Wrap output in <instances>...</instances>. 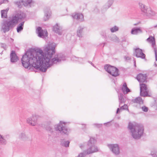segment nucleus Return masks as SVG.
I'll use <instances>...</instances> for the list:
<instances>
[{"instance_id": "nucleus-22", "label": "nucleus", "mask_w": 157, "mask_h": 157, "mask_svg": "<svg viewBox=\"0 0 157 157\" xmlns=\"http://www.w3.org/2000/svg\"><path fill=\"white\" fill-rule=\"evenodd\" d=\"M18 138L19 139L24 141L29 140V137L24 132H21L19 133Z\"/></svg>"}, {"instance_id": "nucleus-1", "label": "nucleus", "mask_w": 157, "mask_h": 157, "mask_svg": "<svg viewBox=\"0 0 157 157\" xmlns=\"http://www.w3.org/2000/svg\"><path fill=\"white\" fill-rule=\"evenodd\" d=\"M55 46L52 44H48L43 50L40 48L29 49L23 55L21 59L22 66L25 68L32 70L33 68L42 72H46L47 69L53 64H58L65 60L62 54L56 55Z\"/></svg>"}, {"instance_id": "nucleus-37", "label": "nucleus", "mask_w": 157, "mask_h": 157, "mask_svg": "<svg viewBox=\"0 0 157 157\" xmlns=\"http://www.w3.org/2000/svg\"><path fill=\"white\" fill-rule=\"evenodd\" d=\"M118 39V38L115 35H112L110 37V40L113 41H116Z\"/></svg>"}, {"instance_id": "nucleus-54", "label": "nucleus", "mask_w": 157, "mask_h": 157, "mask_svg": "<svg viewBox=\"0 0 157 157\" xmlns=\"http://www.w3.org/2000/svg\"><path fill=\"white\" fill-rule=\"evenodd\" d=\"M139 23H137L134 24V25H135V26L139 24Z\"/></svg>"}, {"instance_id": "nucleus-57", "label": "nucleus", "mask_w": 157, "mask_h": 157, "mask_svg": "<svg viewBox=\"0 0 157 157\" xmlns=\"http://www.w3.org/2000/svg\"><path fill=\"white\" fill-rule=\"evenodd\" d=\"M125 41V40H122V42H123V41Z\"/></svg>"}, {"instance_id": "nucleus-46", "label": "nucleus", "mask_w": 157, "mask_h": 157, "mask_svg": "<svg viewBox=\"0 0 157 157\" xmlns=\"http://www.w3.org/2000/svg\"><path fill=\"white\" fill-rule=\"evenodd\" d=\"M84 156V154L83 153H80L77 157H83Z\"/></svg>"}, {"instance_id": "nucleus-42", "label": "nucleus", "mask_w": 157, "mask_h": 157, "mask_svg": "<svg viewBox=\"0 0 157 157\" xmlns=\"http://www.w3.org/2000/svg\"><path fill=\"white\" fill-rule=\"evenodd\" d=\"M0 44L1 48H3L5 50L6 49V45L5 44L1 43Z\"/></svg>"}, {"instance_id": "nucleus-30", "label": "nucleus", "mask_w": 157, "mask_h": 157, "mask_svg": "<svg viewBox=\"0 0 157 157\" xmlns=\"http://www.w3.org/2000/svg\"><path fill=\"white\" fill-rule=\"evenodd\" d=\"M6 140L0 135V144H6Z\"/></svg>"}, {"instance_id": "nucleus-23", "label": "nucleus", "mask_w": 157, "mask_h": 157, "mask_svg": "<svg viewBox=\"0 0 157 157\" xmlns=\"http://www.w3.org/2000/svg\"><path fill=\"white\" fill-rule=\"evenodd\" d=\"M121 89L124 94H128L131 91L130 89L128 87L126 83L125 82L123 84Z\"/></svg>"}, {"instance_id": "nucleus-11", "label": "nucleus", "mask_w": 157, "mask_h": 157, "mask_svg": "<svg viewBox=\"0 0 157 157\" xmlns=\"http://www.w3.org/2000/svg\"><path fill=\"white\" fill-rule=\"evenodd\" d=\"M143 13V14L144 16L147 17H151L154 16L155 14V12L151 10L150 8H147V7L145 11Z\"/></svg>"}, {"instance_id": "nucleus-6", "label": "nucleus", "mask_w": 157, "mask_h": 157, "mask_svg": "<svg viewBox=\"0 0 157 157\" xmlns=\"http://www.w3.org/2000/svg\"><path fill=\"white\" fill-rule=\"evenodd\" d=\"M104 69L108 73L113 76L116 77L119 75L118 69L114 66L107 64L105 66Z\"/></svg>"}, {"instance_id": "nucleus-32", "label": "nucleus", "mask_w": 157, "mask_h": 157, "mask_svg": "<svg viewBox=\"0 0 157 157\" xmlns=\"http://www.w3.org/2000/svg\"><path fill=\"white\" fill-rule=\"evenodd\" d=\"M139 5L141 11L143 12L146 8V6L140 3H139Z\"/></svg>"}, {"instance_id": "nucleus-14", "label": "nucleus", "mask_w": 157, "mask_h": 157, "mask_svg": "<svg viewBox=\"0 0 157 157\" xmlns=\"http://www.w3.org/2000/svg\"><path fill=\"white\" fill-rule=\"evenodd\" d=\"M53 31L59 35H62L63 33L62 27L56 23L53 27Z\"/></svg>"}, {"instance_id": "nucleus-40", "label": "nucleus", "mask_w": 157, "mask_h": 157, "mask_svg": "<svg viewBox=\"0 0 157 157\" xmlns=\"http://www.w3.org/2000/svg\"><path fill=\"white\" fill-rule=\"evenodd\" d=\"M142 109L143 111L145 112H147L148 110V108L145 106L142 107Z\"/></svg>"}, {"instance_id": "nucleus-2", "label": "nucleus", "mask_w": 157, "mask_h": 157, "mask_svg": "<svg viewBox=\"0 0 157 157\" xmlns=\"http://www.w3.org/2000/svg\"><path fill=\"white\" fill-rule=\"evenodd\" d=\"M26 14L20 10L17 11L9 18L4 20L2 23L1 30L5 33L12 29L18 23L24 20L26 17Z\"/></svg>"}, {"instance_id": "nucleus-5", "label": "nucleus", "mask_w": 157, "mask_h": 157, "mask_svg": "<svg viewBox=\"0 0 157 157\" xmlns=\"http://www.w3.org/2000/svg\"><path fill=\"white\" fill-rule=\"evenodd\" d=\"M96 142V140L94 138H90L87 143L88 148L84 151L86 154L89 155L99 151V149L95 145Z\"/></svg>"}, {"instance_id": "nucleus-56", "label": "nucleus", "mask_w": 157, "mask_h": 157, "mask_svg": "<svg viewBox=\"0 0 157 157\" xmlns=\"http://www.w3.org/2000/svg\"><path fill=\"white\" fill-rule=\"evenodd\" d=\"M3 53V51H2L1 53V54L2 55V54Z\"/></svg>"}, {"instance_id": "nucleus-24", "label": "nucleus", "mask_w": 157, "mask_h": 157, "mask_svg": "<svg viewBox=\"0 0 157 157\" xmlns=\"http://www.w3.org/2000/svg\"><path fill=\"white\" fill-rule=\"evenodd\" d=\"M132 102L134 103H138L140 104H143V101L142 98L140 97H137L136 98L132 99Z\"/></svg>"}, {"instance_id": "nucleus-28", "label": "nucleus", "mask_w": 157, "mask_h": 157, "mask_svg": "<svg viewBox=\"0 0 157 157\" xmlns=\"http://www.w3.org/2000/svg\"><path fill=\"white\" fill-rule=\"evenodd\" d=\"M8 10H2L1 11V17L2 18H6L7 17V12Z\"/></svg>"}, {"instance_id": "nucleus-10", "label": "nucleus", "mask_w": 157, "mask_h": 157, "mask_svg": "<svg viewBox=\"0 0 157 157\" xmlns=\"http://www.w3.org/2000/svg\"><path fill=\"white\" fill-rule=\"evenodd\" d=\"M36 33L39 37L44 38L48 36L47 31L44 30L40 27H38L36 29Z\"/></svg>"}, {"instance_id": "nucleus-48", "label": "nucleus", "mask_w": 157, "mask_h": 157, "mask_svg": "<svg viewBox=\"0 0 157 157\" xmlns=\"http://www.w3.org/2000/svg\"><path fill=\"white\" fill-rule=\"evenodd\" d=\"M120 109H119V108H118L117 109V112H116L118 114L119 113V112H120Z\"/></svg>"}, {"instance_id": "nucleus-53", "label": "nucleus", "mask_w": 157, "mask_h": 157, "mask_svg": "<svg viewBox=\"0 0 157 157\" xmlns=\"http://www.w3.org/2000/svg\"><path fill=\"white\" fill-rule=\"evenodd\" d=\"M74 57L76 59H77V58L78 59H82L81 58H77L75 56Z\"/></svg>"}, {"instance_id": "nucleus-8", "label": "nucleus", "mask_w": 157, "mask_h": 157, "mask_svg": "<svg viewBox=\"0 0 157 157\" xmlns=\"http://www.w3.org/2000/svg\"><path fill=\"white\" fill-rule=\"evenodd\" d=\"M140 95L142 97H150L148 94L147 88L146 84L143 83H140Z\"/></svg>"}, {"instance_id": "nucleus-12", "label": "nucleus", "mask_w": 157, "mask_h": 157, "mask_svg": "<svg viewBox=\"0 0 157 157\" xmlns=\"http://www.w3.org/2000/svg\"><path fill=\"white\" fill-rule=\"evenodd\" d=\"M147 77V76L146 74L140 73L137 75L136 79L140 83L146 82Z\"/></svg>"}, {"instance_id": "nucleus-45", "label": "nucleus", "mask_w": 157, "mask_h": 157, "mask_svg": "<svg viewBox=\"0 0 157 157\" xmlns=\"http://www.w3.org/2000/svg\"><path fill=\"white\" fill-rule=\"evenodd\" d=\"M94 12L96 13H98L99 12V10L97 7H95L94 9Z\"/></svg>"}, {"instance_id": "nucleus-35", "label": "nucleus", "mask_w": 157, "mask_h": 157, "mask_svg": "<svg viewBox=\"0 0 157 157\" xmlns=\"http://www.w3.org/2000/svg\"><path fill=\"white\" fill-rule=\"evenodd\" d=\"M155 53V60L157 62V49L156 47L155 48H153ZM154 65L155 66V67L157 66V63L155 62L154 63Z\"/></svg>"}, {"instance_id": "nucleus-50", "label": "nucleus", "mask_w": 157, "mask_h": 157, "mask_svg": "<svg viewBox=\"0 0 157 157\" xmlns=\"http://www.w3.org/2000/svg\"><path fill=\"white\" fill-rule=\"evenodd\" d=\"M133 59H134V66L135 67H136V61L135 60V59H134V58Z\"/></svg>"}, {"instance_id": "nucleus-51", "label": "nucleus", "mask_w": 157, "mask_h": 157, "mask_svg": "<svg viewBox=\"0 0 157 157\" xmlns=\"http://www.w3.org/2000/svg\"><path fill=\"white\" fill-rule=\"evenodd\" d=\"M88 62L89 63H90V64H91V65H92L94 67V64H93V63H92V62H91V61H88Z\"/></svg>"}, {"instance_id": "nucleus-17", "label": "nucleus", "mask_w": 157, "mask_h": 157, "mask_svg": "<svg viewBox=\"0 0 157 157\" xmlns=\"http://www.w3.org/2000/svg\"><path fill=\"white\" fill-rule=\"evenodd\" d=\"M143 32L142 30L140 27H136L133 28L131 31V33L132 34L137 35Z\"/></svg>"}, {"instance_id": "nucleus-18", "label": "nucleus", "mask_w": 157, "mask_h": 157, "mask_svg": "<svg viewBox=\"0 0 157 157\" xmlns=\"http://www.w3.org/2000/svg\"><path fill=\"white\" fill-rule=\"evenodd\" d=\"M44 21L48 20L50 16L51 11L48 8H46L44 10Z\"/></svg>"}, {"instance_id": "nucleus-16", "label": "nucleus", "mask_w": 157, "mask_h": 157, "mask_svg": "<svg viewBox=\"0 0 157 157\" xmlns=\"http://www.w3.org/2000/svg\"><path fill=\"white\" fill-rule=\"evenodd\" d=\"M10 61L12 63H14L18 60V57L17 56L15 51H12L10 54Z\"/></svg>"}, {"instance_id": "nucleus-27", "label": "nucleus", "mask_w": 157, "mask_h": 157, "mask_svg": "<svg viewBox=\"0 0 157 157\" xmlns=\"http://www.w3.org/2000/svg\"><path fill=\"white\" fill-rule=\"evenodd\" d=\"M70 142L68 141H65L64 139H63L61 143V145L66 147H69Z\"/></svg>"}, {"instance_id": "nucleus-29", "label": "nucleus", "mask_w": 157, "mask_h": 157, "mask_svg": "<svg viewBox=\"0 0 157 157\" xmlns=\"http://www.w3.org/2000/svg\"><path fill=\"white\" fill-rule=\"evenodd\" d=\"M23 0H20L19 1L14 2V3L19 8H21L22 7V3H23Z\"/></svg>"}, {"instance_id": "nucleus-41", "label": "nucleus", "mask_w": 157, "mask_h": 157, "mask_svg": "<svg viewBox=\"0 0 157 157\" xmlns=\"http://www.w3.org/2000/svg\"><path fill=\"white\" fill-rule=\"evenodd\" d=\"M113 121V120H112L109 122H108L107 123H104V124L107 127H109L111 125V124H110V122Z\"/></svg>"}, {"instance_id": "nucleus-4", "label": "nucleus", "mask_w": 157, "mask_h": 157, "mask_svg": "<svg viewBox=\"0 0 157 157\" xmlns=\"http://www.w3.org/2000/svg\"><path fill=\"white\" fill-rule=\"evenodd\" d=\"M128 128L130 130L132 136L134 139H139L143 135L144 128L142 124H136L134 125L133 123L129 122Z\"/></svg>"}, {"instance_id": "nucleus-31", "label": "nucleus", "mask_w": 157, "mask_h": 157, "mask_svg": "<svg viewBox=\"0 0 157 157\" xmlns=\"http://www.w3.org/2000/svg\"><path fill=\"white\" fill-rule=\"evenodd\" d=\"M119 29V28L117 26L115 25L114 27L111 28L110 30L111 32L113 33L117 31H118Z\"/></svg>"}, {"instance_id": "nucleus-47", "label": "nucleus", "mask_w": 157, "mask_h": 157, "mask_svg": "<svg viewBox=\"0 0 157 157\" xmlns=\"http://www.w3.org/2000/svg\"><path fill=\"white\" fill-rule=\"evenodd\" d=\"M8 2V0H3V2H1L0 3V5L2 3H6Z\"/></svg>"}, {"instance_id": "nucleus-36", "label": "nucleus", "mask_w": 157, "mask_h": 157, "mask_svg": "<svg viewBox=\"0 0 157 157\" xmlns=\"http://www.w3.org/2000/svg\"><path fill=\"white\" fill-rule=\"evenodd\" d=\"M151 154L152 157H157V150L152 151H151Z\"/></svg>"}, {"instance_id": "nucleus-38", "label": "nucleus", "mask_w": 157, "mask_h": 157, "mask_svg": "<svg viewBox=\"0 0 157 157\" xmlns=\"http://www.w3.org/2000/svg\"><path fill=\"white\" fill-rule=\"evenodd\" d=\"M101 35L104 38L106 39L107 38L106 33L105 31H102L101 33Z\"/></svg>"}, {"instance_id": "nucleus-49", "label": "nucleus", "mask_w": 157, "mask_h": 157, "mask_svg": "<svg viewBox=\"0 0 157 157\" xmlns=\"http://www.w3.org/2000/svg\"><path fill=\"white\" fill-rule=\"evenodd\" d=\"M115 126L116 127H119V124L117 123H115Z\"/></svg>"}, {"instance_id": "nucleus-13", "label": "nucleus", "mask_w": 157, "mask_h": 157, "mask_svg": "<svg viewBox=\"0 0 157 157\" xmlns=\"http://www.w3.org/2000/svg\"><path fill=\"white\" fill-rule=\"evenodd\" d=\"M135 56L137 58H140L144 59L145 58V55L143 53L142 50L139 48L135 49Z\"/></svg>"}, {"instance_id": "nucleus-15", "label": "nucleus", "mask_w": 157, "mask_h": 157, "mask_svg": "<svg viewBox=\"0 0 157 157\" xmlns=\"http://www.w3.org/2000/svg\"><path fill=\"white\" fill-rule=\"evenodd\" d=\"M71 17L73 19H76L79 22H82L84 21V16L82 13H73Z\"/></svg>"}, {"instance_id": "nucleus-44", "label": "nucleus", "mask_w": 157, "mask_h": 157, "mask_svg": "<svg viewBox=\"0 0 157 157\" xmlns=\"http://www.w3.org/2000/svg\"><path fill=\"white\" fill-rule=\"evenodd\" d=\"M124 58L125 59V60L127 62H128L131 59V58L130 57L127 56H125Z\"/></svg>"}, {"instance_id": "nucleus-21", "label": "nucleus", "mask_w": 157, "mask_h": 157, "mask_svg": "<svg viewBox=\"0 0 157 157\" xmlns=\"http://www.w3.org/2000/svg\"><path fill=\"white\" fill-rule=\"evenodd\" d=\"M118 99L119 102V106L120 107L121 105L124 103L126 101V98L124 95L121 93L118 94Z\"/></svg>"}, {"instance_id": "nucleus-33", "label": "nucleus", "mask_w": 157, "mask_h": 157, "mask_svg": "<svg viewBox=\"0 0 157 157\" xmlns=\"http://www.w3.org/2000/svg\"><path fill=\"white\" fill-rule=\"evenodd\" d=\"M109 8L108 6L105 4L101 8V12L102 13H104Z\"/></svg>"}, {"instance_id": "nucleus-3", "label": "nucleus", "mask_w": 157, "mask_h": 157, "mask_svg": "<svg viewBox=\"0 0 157 157\" xmlns=\"http://www.w3.org/2000/svg\"><path fill=\"white\" fill-rule=\"evenodd\" d=\"M65 122L60 121L59 123L54 126L51 121L47 122L44 125V128L48 133L49 136L54 134L55 130L59 132L61 134L68 135L70 132V129L66 126Z\"/></svg>"}, {"instance_id": "nucleus-7", "label": "nucleus", "mask_w": 157, "mask_h": 157, "mask_svg": "<svg viewBox=\"0 0 157 157\" xmlns=\"http://www.w3.org/2000/svg\"><path fill=\"white\" fill-rule=\"evenodd\" d=\"M107 146L110 150L115 155H118L120 153V147L118 144H108Z\"/></svg>"}, {"instance_id": "nucleus-20", "label": "nucleus", "mask_w": 157, "mask_h": 157, "mask_svg": "<svg viewBox=\"0 0 157 157\" xmlns=\"http://www.w3.org/2000/svg\"><path fill=\"white\" fill-rule=\"evenodd\" d=\"M147 40L152 43V46L153 48L156 47L155 44V39L154 37H153L151 36H150L147 39Z\"/></svg>"}, {"instance_id": "nucleus-43", "label": "nucleus", "mask_w": 157, "mask_h": 157, "mask_svg": "<svg viewBox=\"0 0 157 157\" xmlns=\"http://www.w3.org/2000/svg\"><path fill=\"white\" fill-rule=\"evenodd\" d=\"M93 125L98 128H100L102 126V124H94Z\"/></svg>"}, {"instance_id": "nucleus-52", "label": "nucleus", "mask_w": 157, "mask_h": 157, "mask_svg": "<svg viewBox=\"0 0 157 157\" xmlns=\"http://www.w3.org/2000/svg\"><path fill=\"white\" fill-rule=\"evenodd\" d=\"M105 44H106V43H102V44H101H101H103V47L104 46Z\"/></svg>"}, {"instance_id": "nucleus-25", "label": "nucleus", "mask_w": 157, "mask_h": 157, "mask_svg": "<svg viewBox=\"0 0 157 157\" xmlns=\"http://www.w3.org/2000/svg\"><path fill=\"white\" fill-rule=\"evenodd\" d=\"M23 4L25 6H29L30 7H32L34 2L32 0H24Z\"/></svg>"}, {"instance_id": "nucleus-9", "label": "nucleus", "mask_w": 157, "mask_h": 157, "mask_svg": "<svg viewBox=\"0 0 157 157\" xmlns=\"http://www.w3.org/2000/svg\"><path fill=\"white\" fill-rule=\"evenodd\" d=\"M37 117L36 115H32V116L27 119V123L32 126L36 125L37 124Z\"/></svg>"}, {"instance_id": "nucleus-26", "label": "nucleus", "mask_w": 157, "mask_h": 157, "mask_svg": "<svg viewBox=\"0 0 157 157\" xmlns=\"http://www.w3.org/2000/svg\"><path fill=\"white\" fill-rule=\"evenodd\" d=\"M24 22V21L21 22L18 25L17 28V33L20 32L23 29Z\"/></svg>"}, {"instance_id": "nucleus-19", "label": "nucleus", "mask_w": 157, "mask_h": 157, "mask_svg": "<svg viewBox=\"0 0 157 157\" xmlns=\"http://www.w3.org/2000/svg\"><path fill=\"white\" fill-rule=\"evenodd\" d=\"M85 29V27L83 26H79L77 29V35L79 37H82L83 34V30Z\"/></svg>"}, {"instance_id": "nucleus-34", "label": "nucleus", "mask_w": 157, "mask_h": 157, "mask_svg": "<svg viewBox=\"0 0 157 157\" xmlns=\"http://www.w3.org/2000/svg\"><path fill=\"white\" fill-rule=\"evenodd\" d=\"M113 3V0H109L105 3V4L108 6V7L109 8L112 5Z\"/></svg>"}, {"instance_id": "nucleus-39", "label": "nucleus", "mask_w": 157, "mask_h": 157, "mask_svg": "<svg viewBox=\"0 0 157 157\" xmlns=\"http://www.w3.org/2000/svg\"><path fill=\"white\" fill-rule=\"evenodd\" d=\"M121 109H128V106L127 105L124 104L121 107H120Z\"/></svg>"}, {"instance_id": "nucleus-55", "label": "nucleus", "mask_w": 157, "mask_h": 157, "mask_svg": "<svg viewBox=\"0 0 157 157\" xmlns=\"http://www.w3.org/2000/svg\"><path fill=\"white\" fill-rule=\"evenodd\" d=\"M156 27H157V25H155V26H154V28H156Z\"/></svg>"}]
</instances>
